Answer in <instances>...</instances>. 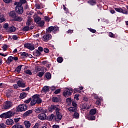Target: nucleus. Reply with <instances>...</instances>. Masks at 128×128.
Here are the masks:
<instances>
[{
    "label": "nucleus",
    "instance_id": "nucleus-46",
    "mask_svg": "<svg viewBox=\"0 0 128 128\" xmlns=\"http://www.w3.org/2000/svg\"><path fill=\"white\" fill-rule=\"evenodd\" d=\"M88 30L91 32H92L93 34H95V32H96V30L92 29V28H88Z\"/></svg>",
    "mask_w": 128,
    "mask_h": 128
},
{
    "label": "nucleus",
    "instance_id": "nucleus-25",
    "mask_svg": "<svg viewBox=\"0 0 128 128\" xmlns=\"http://www.w3.org/2000/svg\"><path fill=\"white\" fill-rule=\"evenodd\" d=\"M9 32H14L15 30H16V28H14V26H12L8 28Z\"/></svg>",
    "mask_w": 128,
    "mask_h": 128
},
{
    "label": "nucleus",
    "instance_id": "nucleus-10",
    "mask_svg": "<svg viewBox=\"0 0 128 128\" xmlns=\"http://www.w3.org/2000/svg\"><path fill=\"white\" fill-rule=\"evenodd\" d=\"M24 46L27 48H28L30 50H34V46L32 44L27 43L24 44Z\"/></svg>",
    "mask_w": 128,
    "mask_h": 128
},
{
    "label": "nucleus",
    "instance_id": "nucleus-14",
    "mask_svg": "<svg viewBox=\"0 0 128 128\" xmlns=\"http://www.w3.org/2000/svg\"><path fill=\"white\" fill-rule=\"evenodd\" d=\"M18 84L19 86V88H26V84L22 81L20 80L18 82Z\"/></svg>",
    "mask_w": 128,
    "mask_h": 128
},
{
    "label": "nucleus",
    "instance_id": "nucleus-33",
    "mask_svg": "<svg viewBox=\"0 0 128 128\" xmlns=\"http://www.w3.org/2000/svg\"><path fill=\"white\" fill-rule=\"evenodd\" d=\"M49 90H50V88H48V86H45L42 88V90H43L44 92H46V93L48 92Z\"/></svg>",
    "mask_w": 128,
    "mask_h": 128
},
{
    "label": "nucleus",
    "instance_id": "nucleus-29",
    "mask_svg": "<svg viewBox=\"0 0 128 128\" xmlns=\"http://www.w3.org/2000/svg\"><path fill=\"white\" fill-rule=\"evenodd\" d=\"M32 18H29L27 20L26 24L28 26H30L32 24Z\"/></svg>",
    "mask_w": 128,
    "mask_h": 128
},
{
    "label": "nucleus",
    "instance_id": "nucleus-54",
    "mask_svg": "<svg viewBox=\"0 0 128 128\" xmlns=\"http://www.w3.org/2000/svg\"><path fill=\"white\" fill-rule=\"evenodd\" d=\"M66 102L70 104L72 102V98H68L66 100Z\"/></svg>",
    "mask_w": 128,
    "mask_h": 128
},
{
    "label": "nucleus",
    "instance_id": "nucleus-61",
    "mask_svg": "<svg viewBox=\"0 0 128 128\" xmlns=\"http://www.w3.org/2000/svg\"><path fill=\"white\" fill-rule=\"evenodd\" d=\"M60 89H58L56 90L54 92V94H60Z\"/></svg>",
    "mask_w": 128,
    "mask_h": 128
},
{
    "label": "nucleus",
    "instance_id": "nucleus-27",
    "mask_svg": "<svg viewBox=\"0 0 128 128\" xmlns=\"http://www.w3.org/2000/svg\"><path fill=\"white\" fill-rule=\"evenodd\" d=\"M22 65H20L18 66L15 70V72H20V70H22Z\"/></svg>",
    "mask_w": 128,
    "mask_h": 128
},
{
    "label": "nucleus",
    "instance_id": "nucleus-45",
    "mask_svg": "<svg viewBox=\"0 0 128 128\" xmlns=\"http://www.w3.org/2000/svg\"><path fill=\"white\" fill-rule=\"evenodd\" d=\"M44 74V72H40L38 74V76H39V78H42Z\"/></svg>",
    "mask_w": 128,
    "mask_h": 128
},
{
    "label": "nucleus",
    "instance_id": "nucleus-51",
    "mask_svg": "<svg viewBox=\"0 0 128 128\" xmlns=\"http://www.w3.org/2000/svg\"><path fill=\"white\" fill-rule=\"evenodd\" d=\"M4 28H6V30H8V24L6 23L4 25Z\"/></svg>",
    "mask_w": 128,
    "mask_h": 128
},
{
    "label": "nucleus",
    "instance_id": "nucleus-63",
    "mask_svg": "<svg viewBox=\"0 0 128 128\" xmlns=\"http://www.w3.org/2000/svg\"><path fill=\"white\" fill-rule=\"evenodd\" d=\"M44 20H46V22H50V18H48L47 16H44Z\"/></svg>",
    "mask_w": 128,
    "mask_h": 128
},
{
    "label": "nucleus",
    "instance_id": "nucleus-52",
    "mask_svg": "<svg viewBox=\"0 0 128 128\" xmlns=\"http://www.w3.org/2000/svg\"><path fill=\"white\" fill-rule=\"evenodd\" d=\"M2 48H3V50L4 52H5V50H8V45L4 44L3 46H2Z\"/></svg>",
    "mask_w": 128,
    "mask_h": 128
},
{
    "label": "nucleus",
    "instance_id": "nucleus-15",
    "mask_svg": "<svg viewBox=\"0 0 128 128\" xmlns=\"http://www.w3.org/2000/svg\"><path fill=\"white\" fill-rule=\"evenodd\" d=\"M24 124L26 128H30V126H32V124L28 120L24 121Z\"/></svg>",
    "mask_w": 128,
    "mask_h": 128
},
{
    "label": "nucleus",
    "instance_id": "nucleus-12",
    "mask_svg": "<svg viewBox=\"0 0 128 128\" xmlns=\"http://www.w3.org/2000/svg\"><path fill=\"white\" fill-rule=\"evenodd\" d=\"M38 118L39 120H46V115L44 114V113H42L38 116Z\"/></svg>",
    "mask_w": 128,
    "mask_h": 128
},
{
    "label": "nucleus",
    "instance_id": "nucleus-37",
    "mask_svg": "<svg viewBox=\"0 0 128 128\" xmlns=\"http://www.w3.org/2000/svg\"><path fill=\"white\" fill-rule=\"evenodd\" d=\"M12 128H24V126L19 124L14 125Z\"/></svg>",
    "mask_w": 128,
    "mask_h": 128
},
{
    "label": "nucleus",
    "instance_id": "nucleus-36",
    "mask_svg": "<svg viewBox=\"0 0 128 128\" xmlns=\"http://www.w3.org/2000/svg\"><path fill=\"white\" fill-rule=\"evenodd\" d=\"M40 66H36L35 67V72H40Z\"/></svg>",
    "mask_w": 128,
    "mask_h": 128
},
{
    "label": "nucleus",
    "instance_id": "nucleus-53",
    "mask_svg": "<svg viewBox=\"0 0 128 128\" xmlns=\"http://www.w3.org/2000/svg\"><path fill=\"white\" fill-rule=\"evenodd\" d=\"M72 106H74V108H78V104H76L74 102H72Z\"/></svg>",
    "mask_w": 128,
    "mask_h": 128
},
{
    "label": "nucleus",
    "instance_id": "nucleus-40",
    "mask_svg": "<svg viewBox=\"0 0 128 128\" xmlns=\"http://www.w3.org/2000/svg\"><path fill=\"white\" fill-rule=\"evenodd\" d=\"M38 24L39 26H44V20L40 21Z\"/></svg>",
    "mask_w": 128,
    "mask_h": 128
},
{
    "label": "nucleus",
    "instance_id": "nucleus-2",
    "mask_svg": "<svg viewBox=\"0 0 128 128\" xmlns=\"http://www.w3.org/2000/svg\"><path fill=\"white\" fill-rule=\"evenodd\" d=\"M56 110V112H60V106L58 105H52L51 106H49L48 108V112H52L54 110Z\"/></svg>",
    "mask_w": 128,
    "mask_h": 128
},
{
    "label": "nucleus",
    "instance_id": "nucleus-43",
    "mask_svg": "<svg viewBox=\"0 0 128 128\" xmlns=\"http://www.w3.org/2000/svg\"><path fill=\"white\" fill-rule=\"evenodd\" d=\"M25 72L30 76H32V71L30 70H26L25 71Z\"/></svg>",
    "mask_w": 128,
    "mask_h": 128
},
{
    "label": "nucleus",
    "instance_id": "nucleus-42",
    "mask_svg": "<svg viewBox=\"0 0 128 128\" xmlns=\"http://www.w3.org/2000/svg\"><path fill=\"white\" fill-rule=\"evenodd\" d=\"M22 30H24V32H28V30H30V27L28 26H26L22 28Z\"/></svg>",
    "mask_w": 128,
    "mask_h": 128
},
{
    "label": "nucleus",
    "instance_id": "nucleus-30",
    "mask_svg": "<svg viewBox=\"0 0 128 128\" xmlns=\"http://www.w3.org/2000/svg\"><path fill=\"white\" fill-rule=\"evenodd\" d=\"M56 116H54V114H52L50 116H48V120H50V122H52V120H55Z\"/></svg>",
    "mask_w": 128,
    "mask_h": 128
},
{
    "label": "nucleus",
    "instance_id": "nucleus-22",
    "mask_svg": "<svg viewBox=\"0 0 128 128\" xmlns=\"http://www.w3.org/2000/svg\"><path fill=\"white\" fill-rule=\"evenodd\" d=\"M42 20V18H40L38 16H36L34 18V21L36 22V24H38V22Z\"/></svg>",
    "mask_w": 128,
    "mask_h": 128
},
{
    "label": "nucleus",
    "instance_id": "nucleus-28",
    "mask_svg": "<svg viewBox=\"0 0 128 128\" xmlns=\"http://www.w3.org/2000/svg\"><path fill=\"white\" fill-rule=\"evenodd\" d=\"M60 98H58L56 96L53 97L52 98V102H60Z\"/></svg>",
    "mask_w": 128,
    "mask_h": 128
},
{
    "label": "nucleus",
    "instance_id": "nucleus-5",
    "mask_svg": "<svg viewBox=\"0 0 128 128\" xmlns=\"http://www.w3.org/2000/svg\"><path fill=\"white\" fill-rule=\"evenodd\" d=\"M12 112L10 111L4 113L0 115V118H12Z\"/></svg>",
    "mask_w": 128,
    "mask_h": 128
},
{
    "label": "nucleus",
    "instance_id": "nucleus-59",
    "mask_svg": "<svg viewBox=\"0 0 128 128\" xmlns=\"http://www.w3.org/2000/svg\"><path fill=\"white\" fill-rule=\"evenodd\" d=\"M44 52H46V54H48V52H50V50H48V48H44Z\"/></svg>",
    "mask_w": 128,
    "mask_h": 128
},
{
    "label": "nucleus",
    "instance_id": "nucleus-47",
    "mask_svg": "<svg viewBox=\"0 0 128 128\" xmlns=\"http://www.w3.org/2000/svg\"><path fill=\"white\" fill-rule=\"evenodd\" d=\"M6 4H10L12 2V0H3Z\"/></svg>",
    "mask_w": 128,
    "mask_h": 128
},
{
    "label": "nucleus",
    "instance_id": "nucleus-39",
    "mask_svg": "<svg viewBox=\"0 0 128 128\" xmlns=\"http://www.w3.org/2000/svg\"><path fill=\"white\" fill-rule=\"evenodd\" d=\"M64 60V58H62V57H58V58H57V62L59 63H62V61Z\"/></svg>",
    "mask_w": 128,
    "mask_h": 128
},
{
    "label": "nucleus",
    "instance_id": "nucleus-44",
    "mask_svg": "<svg viewBox=\"0 0 128 128\" xmlns=\"http://www.w3.org/2000/svg\"><path fill=\"white\" fill-rule=\"evenodd\" d=\"M36 104H37V102H36L34 99H32V100L30 102V106H34Z\"/></svg>",
    "mask_w": 128,
    "mask_h": 128
},
{
    "label": "nucleus",
    "instance_id": "nucleus-8",
    "mask_svg": "<svg viewBox=\"0 0 128 128\" xmlns=\"http://www.w3.org/2000/svg\"><path fill=\"white\" fill-rule=\"evenodd\" d=\"M32 100H34L37 104H42V99L40 98V95L39 94H35L32 96Z\"/></svg>",
    "mask_w": 128,
    "mask_h": 128
},
{
    "label": "nucleus",
    "instance_id": "nucleus-55",
    "mask_svg": "<svg viewBox=\"0 0 128 128\" xmlns=\"http://www.w3.org/2000/svg\"><path fill=\"white\" fill-rule=\"evenodd\" d=\"M21 56H28V54L26 52H23Z\"/></svg>",
    "mask_w": 128,
    "mask_h": 128
},
{
    "label": "nucleus",
    "instance_id": "nucleus-6",
    "mask_svg": "<svg viewBox=\"0 0 128 128\" xmlns=\"http://www.w3.org/2000/svg\"><path fill=\"white\" fill-rule=\"evenodd\" d=\"M72 94V88H69L64 92L63 96L66 98H68L70 96H71Z\"/></svg>",
    "mask_w": 128,
    "mask_h": 128
},
{
    "label": "nucleus",
    "instance_id": "nucleus-11",
    "mask_svg": "<svg viewBox=\"0 0 128 128\" xmlns=\"http://www.w3.org/2000/svg\"><path fill=\"white\" fill-rule=\"evenodd\" d=\"M50 38H52V35L50 34H45L43 36V40L44 42H48V40H50Z\"/></svg>",
    "mask_w": 128,
    "mask_h": 128
},
{
    "label": "nucleus",
    "instance_id": "nucleus-48",
    "mask_svg": "<svg viewBox=\"0 0 128 128\" xmlns=\"http://www.w3.org/2000/svg\"><path fill=\"white\" fill-rule=\"evenodd\" d=\"M13 86L15 90H18V88H20V86H18V82L17 84H14Z\"/></svg>",
    "mask_w": 128,
    "mask_h": 128
},
{
    "label": "nucleus",
    "instance_id": "nucleus-56",
    "mask_svg": "<svg viewBox=\"0 0 128 128\" xmlns=\"http://www.w3.org/2000/svg\"><path fill=\"white\" fill-rule=\"evenodd\" d=\"M108 34L110 38H114V34H112V32H110Z\"/></svg>",
    "mask_w": 128,
    "mask_h": 128
},
{
    "label": "nucleus",
    "instance_id": "nucleus-49",
    "mask_svg": "<svg viewBox=\"0 0 128 128\" xmlns=\"http://www.w3.org/2000/svg\"><path fill=\"white\" fill-rule=\"evenodd\" d=\"M74 92H80V90L78 88H75L74 90Z\"/></svg>",
    "mask_w": 128,
    "mask_h": 128
},
{
    "label": "nucleus",
    "instance_id": "nucleus-24",
    "mask_svg": "<svg viewBox=\"0 0 128 128\" xmlns=\"http://www.w3.org/2000/svg\"><path fill=\"white\" fill-rule=\"evenodd\" d=\"M96 108H93L90 110V114L94 116V114H96Z\"/></svg>",
    "mask_w": 128,
    "mask_h": 128
},
{
    "label": "nucleus",
    "instance_id": "nucleus-38",
    "mask_svg": "<svg viewBox=\"0 0 128 128\" xmlns=\"http://www.w3.org/2000/svg\"><path fill=\"white\" fill-rule=\"evenodd\" d=\"M101 100L100 98H98L96 100V104L97 106H100L102 104V103L100 102Z\"/></svg>",
    "mask_w": 128,
    "mask_h": 128
},
{
    "label": "nucleus",
    "instance_id": "nucleus-60",
    "mask_svg": "<svg viewBox=\"0 0 128 128\" xmlns=\"http://www.w3.org/2000/svg\"><path fill=\"white\" fill-rule=\"evenodd\" d=\"M32 100V98H30L28 100L24 101L25 104H29V102Z\"/></svg>",
    "mask_w": 128,
    "mask_h": 128
},
{
    "label": "nucleus",
    "instance_id": "nucleus-64",
    "mask_svg": "<svg viewBox=\"0 0 128 128\" xmlns=\"http://www.w3.org/2000/svg\"><path fill=\"white\" fill-rule=\"evenodd\" d=\"M52 128H60V126L58 125L55 124L52 126Z\"/></svg>",
    "mask_w": 128,
    "mask_h": 128
},
{
    "label": "nucleus",
    "instance_id": "nucleus-62",
    "mask_svg": "<svg viewBox=\"0 0 128 128\" xmlns=\"http://www.w3.org/2000/svg\"><path fill=\"white\" fill-rule=\"evenodd\" d=\"M83 100H84L85 102H88V97L84 96L83 98Z\"/></svg>",
    "mask_w": 128,
    "mask_h": 128
},
{
    "label": "nucleus",
    "instance_id": "nucleus-17",
    "mask_svg": "<svg viewBox=\"0 0 128 128\" xmlns=\"http://www.w3.org/2000/svg\"><path fill=\"white\" fill-rule=\"evenodd\" d=\"M14 60V57L10 56L8 58V60L6 61V62L8 64H10Z\"/></svg>",
    "mask_w": 128,
    "mask_h": 128
},
{
    "label": "nucleus",
    "instance_id": "nucleus-41",
    "mask_svg": "<svg viewBox=\"0 0 128 128\" xmlns=\"http://www.w3.org/2000/svg\"><path fill=\"white\" fill-rule=\"evenodd\" d=\"M4 20H6V19L4 18V15H0V22H4Z\"/></svg>",
    "mask_w": 128,
    "mask_h": 128
},
{
    "label": "nucleus",
    "instance_id": "nucleus-32",
    "mask_svg": "<svg viewBox=\"0 0 128 128\" xmlns=\"http://www.w3.org/2000/svg\"><path fill=\"white\" fill-rule=\"evenodd\" d=\"M88 2V4H90L91 6H94V4H96V2L94 0H90Z\"/></svg>",
    "mask_w": 128,
    "mask_h": 128
},
{
    "label": "nucleus",
    "instance_id": "nucleus-1",
    "mask_svg": "<svg viewBox=\"0 0 128 128\" xmlns=\"http://www.w3.org/2000/svg\"><path fill=\"white\" fill-rule=\"evenodd\" d=\"M26 0H20L18 2H16L14 5L16 6V12L20 14H22L24 12V6L26 4Z\"/></svg>",
    "mask_w": 128,
    "mask_h": 128
},
{
    "label": "nucleus",
    "instance_id": "nucleus-19",
    "mask_svg": "<svg viewBox=\"0 0 128 128\" xmlns=\"http://www.w3.org/2000/svg\"><path fill=\"white\" fill-rule=\"evenodd\" d=\"M69 112H76L78 110V108L76 107H70L68 108Z\"/></svg>",
    "mask_w": 128,
    "mask_h": 128
},
{
    "label": "nucleus",
    "instance_id": "nucleus-31",
    "mask_svg": "<svg viewBox=\"0 0 128 128\" xmlns=\"http://www.w3.org/2000/svg\"><path fill=\"white\" fill-rule=\"evenodd\" d=\"M26 96H27L26 93L22 92L20 94V98L21 100H22V98H26Z\"/></svg>",
    "mask_w": 128,
    "mask_h": 128
},
{
    "label": "nucleus",
    "instance_id": "nucleus-3",
    "mask_svg": "<svg viewBox=\"0 0 128 128\" xmlns=\"http://www.w3.org/2000/svg\"><path fill=\"white\" fill-rule=\"evenodd\" d=\"M58 27L57 26H51L46 29V34H50L51 32H58Z\"/></svg>",
    "mask_w": 128,
    "mask_h": 128
},
{
    "label": "nucleus",
    "instance_id": "nucleus-13",
    "mask_svg": "<svg viewBox=\"0 0 128 128\" xmlns=\"http://www.w3.org/2000/svg\"><path fill=\"white\" fill-rule=\"evenodd\" d=\"M9 16H10V18H13L14 20L16 18L17 15L14 11H11L9 13Z\"/></svg>",
    "mask_w": 128,
    "mask_h": 128
},
{
    "label": "nucleus",
    "instance_id": "nucleus-9",
    "mask_svg": "<svg viewBox=\"0 0 128 128\" xmlns=\"http://www.w3.org/2000/svg\"><path fill=\"white\" fill-rule=\"evenodd\" d=\"M56 116L54 117L55 118L56 122H58L62 118V114L60 112V111H56Z\"/></svg>",
    "mask_w": 128,
    "mask_h": 128
},
{
    "label": "nucleus",
    "instance_id": "nucleus-50",
    "mask_svg": "<svg viewBox=\"0 0 128 128\" xmlns=\"http://www.w3.org/2000/svg\"><path fill=\"white\" fill-rule=\"evenodd\" d=\"M115 10H116V12H122V8H115Z\"/></svg>",
    "mask_w": 128,
    "mask_h": 128
},
{
    "label": "nucleus",
    "instance_id": "nucleus-23",
    "mask_svg": "<svg viewBox=\"0 0 128 128\" xmlns=\"http://www.w3.org/2000/svg\"><path fill=\"white\" fill-rule=\"evenodd\" d=\"M88 120H96V116L89 114L88 116Z\"/></svg>",
    "mask_w": 128,
    "mask_h": 128
},
{
    "label": "nucleus",
    "instance_id": "nucleus-57",
    "mask_svg": "<svg viewBox=\"0 0 128 128\" xmlns=\"http://www.w3.org/2000/svg\"><path fill=\"white\" fill-rule=\"evenodd\" d=\"M78 96H80V94H76L74 95V98H76V100H78Z\"/></svg>",
    "mask_w": 128,
    "mask_h": 128
},
{
    "label": "nucleus",
    "instance_id": "nucleus-16",
    "mask_svg": "<svg viewBox=\"0 0 128 128\" xmlns=\"http://www.w3.org/2000/svg\"><path fill=\"white\" fill-rule=\"evenodd\" d=\"M6 124L8 126H10V124H14V120L11 118H8L6 121Z\"/></svg>",
    "mask_w": 128,
    "mask_h": 128
},
{
    "label": "nucleus",
    "instance_id": "nucleus-4",
    "mask_svg": "<svg viewBox=\"0 0 128 128\" xmlns=\"http://www.w3.org/2000/svg\"><path fill=\"white\" fill-rule=\"evenodd\" d=\"M12 106H14L12 102L10 101H6L4 102L3 107L4 110H8V108H12Z\"/></svg>",
    "mask_w": 128,
    "mask_h": 128
},
{
    "label": "nucleus",
    "instance_id": "nucleus-21",
    "mask_svg": "<svg viewBox=\"0 0 128 128\" xmlns=\"http://www.w3.org/2000/svg\"><path fill=\"white\" fill-rule=\"evenodd\" d=\"M32 114V110H28L24 114V116H30V114Z\"/></svg>",
    "mask_w": 128,
    "mask_h": 128
},
{
    "label": "nucleus",
    "instance_id": "nucleus-7",
    "mask_svg": "<svg viewBox=\"0 0 128 128\" xmlns=\"http://www.w3.org/2000/svg\"><path fill=\"white\" fill-rule=\"evenodd\" d=\"M27 108H28V106L24 104L19 105L16 108V110L18 112H24V110H26Z\"/></svg>",
    "mask_w": 128,
    "mask_h": 128
},
{
    "label": "nucleus",
    "instance_id": "nucleus-35",
    "mask_svg": "<svg viewBox=\"0 0 128 128\" xmlns=\"http://www.w3.org/2000/svg\"><path fill=\"white\" fill-rule=\"evenodd\" d=\"M35 112L37 114H38L40 112H42V108H38L35 110Z\"/></svg>",
    "mask_w": 128,
    "mask_h": 128
},
{
    "label": "nucleus",
    "instance_id": "nucleus-58",
    "mask_svg": "<svg viewBox=\"0 0 128 128\" xmlns=\"http://www.w3.org/2000/svg\"><path fill=\"white\" fill-rule=\"evenodd\" d=\"M0 128H6V125L2 123L0 124Z\"/></svg>",
    "mask_w": 128,
    "mask_h": 128
},
{
    "label": "nucleus",
    "instance_id": "nucleus-34",
    "mask_svg": "<svg viewBox=\"0 0 128 128\" xmlns=\"http://www.w3.org/2000/svg\"><path fill=\"white\" fill-rule=\"evenodd\" d=\"M73 118H80V114L76 112H75L73 115Z\"/></svg>",
    "mask_w": 128,
    "mask_h": 128
},
{
    "label": "nucleus",
    "instance_id": "nucleus-18",
    "mask_svg": "<svg viewBox=\"0 0 128 128\" xmlns=\"http://www.w3.org/2000/svg\"><path fill=\"white\" fill-rule=\"evenodd\" d=\"M41 54H42L40 51H38V50H35L34 52V56H40Z\"/></svg>",
    "mask_w": 128,
    "mask_h": 128
},
{
    "label": "nucleus",
    "instance_id": "nucleus-20",
    "mask_svg": "<svg viewBox=\"0 0 128 128\" xmlns=\"http://www.w3.org/2000/svg\"><path fill=\"white\" fill-rule=\"evenodd\" d=\"M22 18L16 15V17H15V18L14 19V22H22Z\"/></svg>",
    "mask_w": 128,
    "mask_h": 128
},
{
    "label": "nucleus",
    "instance_id": "nucleus-26",
    "mask_svg": "<svg viewBox=\"0 0 128 128\" xmlns=\"http://www.w3.org/2000/svg\"><path fill=\"white\" fill-rule=\"evenodd\" d=\"M45 77L47 80H50V78H52V74L50 72H46L45 74Z\"/></svg>",
    "mask_w": 128,
    "mask_h": 128
}]
</instances>
